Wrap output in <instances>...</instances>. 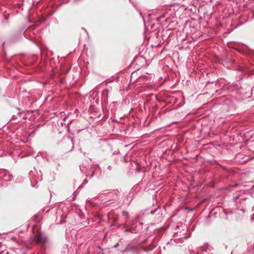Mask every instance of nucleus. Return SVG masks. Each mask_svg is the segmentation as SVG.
I'll return each instance as SVG.
<instances>
[{
	"instance_id": "f257e3e1",
	"label": "nucleus",
	"mask_w": 254,
	"mask_h": 254,
	"mask_svg": "<svg viewBox=\"0 0 254 254\" xmlns=\"http://www.w3.org/2000/svg\"><path fill=\"white\" fill-rule=\"evenodd\" d=\"M34 240L37 243H45V241L43 240L42 235L40 234H36L34 237Z\"/></svg>"
},
{
	"instance_id": "f03ea898",
	"label": "nucleus",
	"mask_w": 254,
	"mask_h": 254,
	"mask_svg": "<svg viewBox=\"0 0 254 254\" xmlns=\"http://www.w3.org/2000/svg\"><path fill=\"white\" fill-rule=\"evenodd\" d=\"M123 214L125 216H126V217L128 216V213L125 211H123Z\"/></svg>"
},
{
	"instance_id": "7ed1b4c3",
	"label": "nucleus",
	"mask_w": 254,
	"mask_h": 254,
	"mask_svg": "<svg viewBox=\"0 0 254 254\" xmlns=\"http://www.w3.org/2000/svg\"><path fill=\"white\" fill-rule=\"evenodd\" d=\"M130 231V229H127L126 230V232H129Z\"/></svg>"
}]
</instances>
